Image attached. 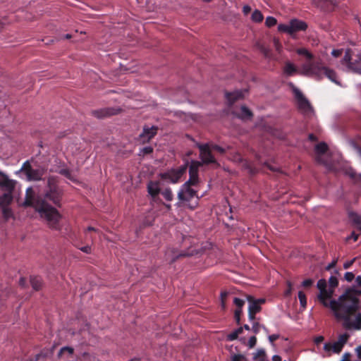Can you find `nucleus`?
<instances>
[{
    "mask_svg": "<svg viewBox=\"0 0 361 361\" xmlns=\"http://www.w3.org/2000/svg\"><path fill=\"white\" fill-rule=\"evenodd\" d=\"M337 263V259H334L327 267H326V269L327 270H329L331 269V268L334 267L336 266Z\"/></svg>",
    "mask_w": 361,
    "mask_h": 361,
    "instance_id": "51",
    "label": "nucleus"
},
{
    "mask_svg": "<svg viewBox=\"0 0 361 361\" xmlns=\"http://www.w3.org/2000/svg\"><path fill=\"white\" fill-rule=\"evenodd\" d=\"M265 352L262 349H259L254 355V358L259 360H264Z\"/></svg>",
    "mask_w": 361,
    "mask_h": 361,
    "instance_id": "32",
    "label": "nucleus"
},
{
    "mask_svg": "<svg viewBox=\"0 0 361 361\" xmlns=\"http://www.w3.org/2000/svg\"><path fill=\"white\" fill-rule=\"evenodd\" d=\"M157 133V128L155 126H145L140 137L142 142H149Z\"/></svg>",
    "mask_w": 361,
    "mask_h": 361,
    "instance_id": "13",
    "label": "nucleus"
},
{
    "mask_svg": "<svg viewBox=\"0 0 361 361\" xmlns=\"http://www.w3.org/2000/svg\"><path fill=\"white\" fill-rule=\"evenodd\" d=\"M68 352L69 354H71L73 353V349L69 347H63L60 350V354H62L65 352Z\"/></svg>",
    "mask_w": 361,
    "mask_h": 361,
    "instance_id": "48",
    "label": "nucleus"
},
{
    "mask_svg": "<svg viewBox=\"0 0 361 361\" xmlns=\"http://www.w3.org/2000/svg\"><path fill=\"white\" fill-rule=\"evenodd\" d=\"M264 16L261 11L255 10L251 16V19L255 23H260L263 20Z\"/></svg>",
    "mask_w": 361,
    "mask_h": 361,
    "instance_id": "25",
    "label": "nucleus"
},
{
    "mask_svg": "<svg viewBox=\"0 0 361 361\" xmlns=\"http://www.w3.org/2000/svg\"><path fill=\"white\" fill-rule=\"evenodd\" d=\"M245 91L236 90L233 92H228L226 94V99L229 104H232L236 100L243 97Z\"/></svg>",
    "mask_w": 361,
    "mask_h": 361,
    "instance_id": "17",
    "label": "nucleus"
},
{
    "mask_svg": "<svg viewBox=\"0 0 361 361\" xmlns=\"http://www.w3.org/2000/svg\"><path fill=\"white\" fill-rule=\"evenodd\" d=\"M80 250L85 253H90V250H91V247L89 246H85V247H81Z\"/></svg>",
    "mask_w": 361,
    "mask_h": 361,
    "instance_id": "54",
    "label": "nucleus"
},
{
    "mask_svg": "<svg viewBox=\"0 0 361 361\" xmlns=\"http://www.w3.org/2000/svg\"><path fill=\"white\" fill-rule=\"evenodd\" d=\"M56 179L55 177H49L48 179L49 190L46 192V197L52 201L54 204H58L60 201L61 192L56 185Z\"/></svg>",
    "mask_w": 361,
    "mask_h": 361,
    "instance_id": "10",
    "label": "nucleus"
},
{
    "mask_svg": "<svg viewBox=\"0 0 361 361\" xmlns=\"http://www.w3.org/2000/svg\"><path fill=\"white\" fill-rule=\"evenodd\" d=\"M329 287L332 288L333 290H334V288L338 286L337 279L334 276H331L329 278Z\"/></svg>",
    "mask_w": 361,
    "mask_h": 361,
    "instance_id": "34",
    "label": "nucleus"
},
{
    "mask_svg": "<svg viewBox=\"0 0 361 361\" xmlns=\"http://www.w3.org/2000/svg\"><path fill=\"white\" fill-rule=\"evenodd\" d=\"M298 72L296 66L290 61H286L283 67V73L287 76H291L296 74Z\"/></svg>",
    "mask_w": 361,
    "mask_h": 361,
    "instance_id": "19",
    "label": "nucleus"
},
{
    "mask_svg": "<svg viewBox=\"0 0 361 361\" xmlns=\"http://www.w3.org/2000/svg\"><path fill=\"white\" fill-rule=\"evenodd\" d=\"M30 283L33 289L36 290H39L42 286L41 279L37 276H32L30 278Z\"/></svg>",
    "mask_w": 361,
    "mask_h": 361,
    "instance_id": "26",
    "label": "nucleus"
},
{
    "mask_svg": "<svg viewBox=\"0 0 361 361\" xmlns=\"http://www.w3.org/2000/svg\"><path fill=\"white\" fill-rule=\"evenodd\" d=\"M186 169H187V166L184 165V166H180L178 169L175 170V171L181 177L182 175L185 172Z\"/></svg>",
    "mask_w": 361,
    "mask_h": 361,
    "instance_id": "41",
    "label": "nucleus"
},
{
    "mask_svg": "<svg viewBox=\"0 0 361 361\" xmlns=\"http://www.w3.org/2000/svg\"><path fill=\"white\" fill-rule=\"evenodd\" d=\"M313 283V281L312 279H306L303 281L302 286L305 287L310 286Z\"/></svg>",
    "mask_w": 361,
    "mask_h": 361,
    "instance_id": "50",
    "label": "nucleus"
},
{
    "mask_svg": "<svg viewBox=\"0 0 361 361\" xmlns=\"http://www.w3.org/2000/svg\"><path fill=\"white\" fill-rule=\"evenodd\" d=\"M267 167L271 170V171H277V168L276 166H274L271 164H267Z\"/></svg>",
    "mask_w": 361,
    "mask_h": 361,
    "instance_id": "59",
    "label": "nucleus"
},
{
    "mask_svg": "<svg viewBox=\"0 0 361 361\" xmlns=\"http://www.w3.org/2000/svg\"><path fill=\"white\" fill-rule=\"evenodd\" d=\"M342 51H343V50H342V49H334V50L331 51V54H332V56H334V57H338L339 56H341V55Z\"/></svg>",
    "mask_w": 361,
    "mask_h": 361,
    "instance_id": "46",
    "label": "nucleus"
},
{
    "mask_svg": "<svg viewBox=\"0 0 361 361\" xmlns=\"http://www.w3.org/2000/svg\"><path fill=\"white\" fill-rule=\"evenodd\" d=\"M256 342H257V338L255 336H252L250 338L249 341H248V345L250 348H252L255 344H256Z\"/></svg>",
    "mask_w": 361,
    "mask_h": 361,
    "instance_id": "40",
    "label": "nucleus"
},
{
    "mask_svg": "<svg viewBox=\"0 0 361 361\" xmlns=\"http://www.w3.org/2000/svg\"><path fill=\"white\" fill-rule=\"evenodd\" d=\"M360 295L361 290L356 288L348 289L342 295L341 300L346 295H348L350 298L347 300V302L343 304L340 311L336 312L335 317L338 320L343 321V326L345 329L356 330L361 329V314L354 315L358 309V297Z\"/></svg>",
    "mask_w": 361,
    "mask_h": 361,
    "instance_id": "1",
    "label": "nucleus"
},
{
    "mask_svg": "<svg viewBox=\"0 0 361 361\" xmlns=\"http://www.w3.org/2000/svg\"><path fill=\"white\" fill-rule=\"evenodd\" d=\"M163 177L173 183H177L180 178L178 173L174 170L164 173Z\"/></svg>",
    "mask_w": 361,
    "mask_h": 361,
    "instance_id": "20",
    "label": "nucleus"
},
{
    "mask_svg": "<svg viewBox=\"0 0 361 361\" xmlns=\"http://www.w3.org/2000/svg\"><path fill=\"white\" fill-rule=\"evenodd\" d=\"M238 337V336L237 334L235 333V331H233V332L228 334L226 336V340L231 341H234V340L237 339Z\"/></svg>",
    "mask_w": 361,
    "mask_h": 361,
    "instance_id": "38",
    "label": "nucleus"
},
{
    "mask_svg": "<svg viewBox=\"0 0 361 361\" xmlns=\"http://www.w3.org/2000/svg\"><path fill=\"white\" fill-rule=\"evenodd\" d=\"M201 165L202 163L200 161H192L191 162L189 169L190 178L182 185L178 193V199L184 202H189L191 199L196 197V200L193 203L188 204V207L191 209L196 208L198 204V197L196 191L192 189L191 186L196 185L198 183V169Z\"/></svg>",
    "mask_w": 361,
    "mask_h": 361,
    "instance_id": "4",
    "label": "nucleus"
},
{
    "mask_svg": "<svg viewBox=\"0 0 361 361\" xmlns=\"http://www.w3.org/2000/svg\"><path fill=\"white\" fill-rule=\"evenodd\" d=\"M19 283L20 286H23L25 283V280L23 278L20 279Z\"/></svg>",
    "mask_w": 361,
    "mask_h": 361,
    "instance_id": "64",
    "label": "nucleus"
},
{
    "mask_svg": "<svg viewBox=\"0 0 361 361\" xmlns=\"http://www.w3.org/2000/svg\"><path fill=\"white\" fill-rule=\"evenodd\" d=\"M227 295L226 293H222L221 295V305H222V307H224V298L226 297Z\"/></svg>",
    "mask_w": 361,
    "mask_h": 361,
    "instance_id": "55",
    "label": "nucleus"
},
{
    "mask_svg": "<svg viewBox=\"0 0 361 361\" xmlns=\"http://www.w3.org/2000/svg\"><path fill=\"white\" fill-rule=\"evenodd\" d=\"M273 361H281V358L279 355H274L272 357Z\"/></svg>",
    "mask_w": 361,
    "mask_h": 361,
    "instance_id": "58",
    "label": "nucleus"
},
{
    "mask_svg": "<svg viewBox=\"0 0 361 361\" xmlns=\"http://www.w3.org/2000/svg\"><path fill=\"white\" fill-rule=\"evenodd\" d=\"M232 361H246V360L242 355H235L233 356Z\"/></svg>",
    "mask_w": 361,
    "mask_h": 361,
    "instance_id": "45",
    "label": "nucleus"
},
{
    "mask_svg": "<svg viewBox=\"0 0 361 361\" xmlns=\"http://www.w3.org/2000/svg\"><path fill=\"white\" fill-rule=\"evenodd\" d=\"M355 261V258L353 259L352 260L345 262L343 264V268L345 269L350 268L353 265V264L354 263Z\"/></svg>",
    "mask_w": 361,
    "mask_h": 361,
    "instance_id": "44",
    "label": "nucleus"
},
{
    "mask_svg": "<svg viewBox=\"0 0 361 361\" xmlns=\"http://www.w3.org/2000/svg\"><path fill=\"white\" fill-rule=\"evenodd\" d=\"M59 173L64 176L73 182H75L77 178L74 174H73L68 169H63L59 171Z\"/></svg>",
    "mask_w": 361,
    "mask_h": 361,
    "instance_id": "24",
    "label": "nucleus"
},
{
    "mask_svg": "<svg viewBox=\"0 0 361 361\" xmlns=\"http://www.w3.org/2000/svg\"><path fill=\"white\" fill-rule=\"evenodd\" d=\"M353 238L354 241H356L358 238V235L355 234V233H353L351 236L349 237L348 239H350V238Z\"/></svg>",
    "mask_w": 361,
    "mask_h": 361,
    "instance_id": "57",
    "label": "nucleus"
},
{
    "mask_svg": "<svg viewBox=\"0 0 361 361\" xmlns=\"http://www.w3.org/2000/svg\"><path fill=\"white\" fill-rule=\"evenodd\" d=\"M327 148V145L325 142H320L316 145L315 150L317 153V161L330 169L329 164L322 159V155L326 152Z\"/></svg>",
    "mask_w": 361,
    "mask_h": 361,
    "instance_id": "14",
    "label": "nucleus"
},
{
    "mask_svg": "<svg viewBox=\"0 0 361 361\" xmlns=\"http://www.w3.org/2000/svg\"><path fill=\"white\" fill-rule=\"evenodd\" d=\"M186 169H187V166L184 165V166H180L178 169L175 170V171L181 177L182 175L185 172Z\"/></svg>",
    "mask_w": 361,
    "mask_h": 361,
    "instance_id": "42",
    "label": "nucleus"
},
{
    "mask_svg": "<svg viewBox=\"0 0 361 361\" xmlns=\"http://www.w3.org/2000/svg\"><path fill=\"white\" fill-rule=\"evenodd\" d=\"M276 19L272 16H269L266 18L265 24L267 27H271L276 24Z\"/></svg>",
    "mask_w": 361,
    "mask_h": 361,
    "instance_id": "33",
    "label": "nucleus"
},
{
    "mask_svg": "<svg viewBox=\"0 0 361 361\" xmlns=\"http://www.w3.org/2000/svg\"><path fill=\"white\" fill-rule=\"evenodd\" d=\"M293 92L295 94L299 110L304 114H310L312 113V107L302 92L295 87H293Z\"/></svg>",
    "mask_w": 361,
    "mask_h": 361,
    "instance_id": "9",
    "label": "nucleus"
},
{
    "mask_svg": "<svg viewBox=\"0 0 361 361\" xmlns=\"http://www.w3.org/2000/svg\"><path fill=\"white\" fill-rule=\"evenodd\" d=\"M296 53L298 55L303 56L307 61L301 66L300 74L307 76H312L317 79H320L324 75L332 82L338 85L339 84L338 81L336 80V73L334 71L321 65L319 63L310 61L313 59V55L307 49H297Z\"/></svg>",
    "mask_w": 361,
    "mask_h": 361,
    "instance_id": "3",
    "label": "nucleus"
},
{
    "mask_svg": "<svg viewBox=\"0 0 361 361\" xmlns=\"http://www.w3.org/2000/svg\"><path fill=\"white\" fill-rule=\"evenodd\" d=\"M233 302L237 306L238 308H242L245 304V301L243 300L238 298H235L233 299Z\"/></svg>",
    "mask_w": 361,
    "mask_h": 361,
    "instance_id": "36",
    "label": "nucleus"
},
{
    "mask_svg": "<svg viewBox=\"0 0 361 361\" xmlns=\"http://www.w3.org/2000/svg\"><path fill=\"white\" fill-rule=\"evenodd\" d=\"M355 278V275L353 272H346L344 275V279L348 282H351Z\"/></svg>",
    "mask_w": 361,
    "mask_h": 361,
    "instance_id": "39",
    "label": "nucleus"
},
{
    "mask_svg": "<svg viewBox=\"0 0 361 361\" xmlns=\"http://www.w3.org/2000/svg\"><path fill=\"white\" fill-rule=\"evenodd\" d=\"M235 318L236 322L238 324H239L240 323V314H235Z\"/></svg>",
    "mask_w": 361,
    "mask_h": 361,
    "instance_id": "62",
    "label": "nucleus"
},
{
    "mask_svg": "<svg viewBox=\"0 0 361 361\" xmlns=\"http://www.w3.org/2000/svg\"><path fill=\"white\" fill-rule=\"evenodd\" d=\"M341 66L344 71L361 74V54L352 57L350 50H346L341 61Z\"/></svg>",
    "mask_w": 361,
    "mask_h": 361,
    "instance_id": "7",
    "label": "nucleus"
},
{
    "mask_svg": "<svg viewBox=\"0 0 361 361\" xmlns=\"http://www.w3.org/2000/svg\"><path fill=\"white\" fill-rule=\"evenodd\" d=\"M273 42L276 50L279 52H281L282 46L279 42V39L277 38H274Z\"/></svg>",
    "mask_w": 361,
    "mask_h": 361,
    "instance_id": "37",
    "label": "nucleus"
},
{
    "mask_svg": "<svg viewBox=\"0 0 361 361\" xmlns=\"http://www.w3.org/2000/svg\"><path fill=\"white\" fill-rule=\"evenodd\" d=\"M15 181L9 179L6 176L0 178V187L6 192H11L15 187Z\"/></svg>",
    "mask_w": 361,
    "mask_h": 361,
    "instance_id": "15",
    "label": "nucleus"
},
{
    "mask_svg": "<svg viewBox=\"0 0 361 361\" xmlns=\"http://www.w3.org/2000/svg\"><path fill=\"white\" fill-rule=\"evenodd\" d=\"M291 35L301 30H305L307 25L302 20L298 19H293L290 21Z\"/></svg>",
    "mask_w": 361,
    "mask_h": 361,
    "instance_id": "16",
    "label": "nucleus"
},
{
    "mask_svg": "<svg viewBox=\"0 0 361 361\" xmlns=\"http://www.w3.org/2000/svg\"><path fill=\"white\" fill-rule=\"evenodd\" d=\"M251 11V7L248 5H245L243 8V12L245 15H247Z\"/></svg>",
    "mask_w": 361,
    "mask_h": 361,
    "instance_id": "49",
    "label": "nucleus"
},
{
    "mask_svg": "<svg viewBox=\"0 0 361 361\" xmlns=\"http://www.w3.org/2000/svg\"><path fill=\"white\" fill-rule=\"evenodd\" d=\"M324 336H317V337H316V338H314V343H315L316 345H319L322 342H323V341H324Z\"/></svg>",
    "mask_w": 361,
    "mask_h": 361,
    "instance_id": "47",
    "label": "nucleus"
},
{
    "mask_svg": "<svg viewBox=\"0 0 361 361\" xmlns=\"http://www.w3.org/2000/svg\"><path fill=\"white\" fill-rule=\"evenodd\" d=\"M2 210L3 215L5 219H8L12 216V212L9 207H1Z\"/></svg>",
    "mask_w": 361,
    "mask_h": 361,
    "instance_id": "30",
    "label": "nucleus"
},
{
    "mask_svg": "<svg viewBox=\"0 0 361 361\" xmlns=\"http://www.w3.org/2000/svg\"><path fill=\"white\" fill-rule=\"evenodd\" d=\"M24 206H31L39 214L42 219L46 221L47 225L53 228H59V221L61 218L59 212L52 206L49 204L45 200L41 197H37L32 188L26 190Z\"/></svg>",
    "mask_w": 361,
    "mask_h": 361,
    "instance_id": "2",
    "label": "nucleus"
},
{
    "mask_svg": "<svg viewBox=\"0 0 361 361\" xmlns=\"http://www.w3.org/2000/svg\"><path fill=\"white\" fill-rule=\"evenodd\" d=\"M200 151V158L203 163H215V159L212 154V149L209 144L198 145Z\"/></svg>",
    "mask_w": 361,
    "mask_h": 361,
    "instance_id": "11",
    "label": "nucleus"
},
{
    "mask_svg": "<svg viewBox=\"0 0 361 361\" xmlns=\"http://www.w3.org/2000/svg\"><path fill=\"white\" fill-rule=\"evenodd\" d=\"M20 171L23 172L28 180H37L41 179L44 170L41 168H33L28 161L23 164Z\"/></svg>",
    "mask_w": 361,
    "mask_h": 361,
    "instance_id": "8",
    "label": "nucleus"
},
{
    "mask_svg": "<svg viewBox=\"0 0 361 361\" xmlns=\"http://www.w3.org/2000/svg\"><path fill=\"white\" fill-rule=\"evenodd\" d=\"M278 30L280 32H287V33L291 35L290 22L288 24L279 25Z\"/></svg>",
    "mask_w": 361,
    "mask_h": 361,
    "instance_id": "28",
    "label": "nucleus"
},
{
    "mask_svg": "<svg viewBox=\"0 0 361 361\" xmlns=\"http://www.w3.org/2000/svg\"><path fill=\"white\" fill-rule=\"evenodd\" d=\"M160 190L158 183L150 182L148 184V192L152 196H156L159 194Z\"/></svg>",
    "mask_w": 361,
    "mask_h": 361,
    "instance_id": "22",
    "label": "nucleus"
},
{
    "mask_svg": "<svg viewBox=\"0 0 361 361\" xmlns=\"http://www.w3.org/2000/svg\"><path fill=\"white\" fill-rule=\"evenodd\" d=\"M349 338V334L343 333L339 334L336 340L326 342L322 348V356L325 357H330L333 354H340Z\"/></svg>",
    "mask_w": 361,
    "mask_h": 361,
    "instance_id": "6",
    "label": "nucleus"
},
{
    "mask_svg": "<svg viewBox=\"0 0 361 361\" xmlns=\"http://www.w3.org/2000/svg\"><path fill=\"white\" fill-rule=\"evenodd\" d=\"M298 298H299L301 307L302 308H305V307L307 305V300H306L305 294L303 292L300 291L298 293Z\"/></svg>",
    "mask_w": 361,
    "mask_h": 361,
    "instance_id": "29",
    "label": "nucleus"
},
{
    "mask_svg": "<svg viewBox=\"0 0 361 361\" xmlns=\"http://www.w3.org/2000/svg\"><path fill=\"white\" fill-rule=\"evenodd\" d=\"M118 109L106 108L95 111L94 114L98 118H103L117 114Z\"/></svg>",
    "mask_w": 361,
    "mask_h": 361,
    "instance_id": "18",
    "label": "nucleus"
},
{
    "mask_svg": "<svg viewBox=\"0 0 361 361\" xmlns=\"http://www.w3.org/2000/svg\"><path fill=\"white\" fill-rule=\"evenodd\" d=\"M317 286L319 290V294L317 296L319 300L324 307H329L334 312V316H336V312L337 311H340L343 307V304L347 302V300L350 298L348 295H346L343 300H341V295L337 300H331L329 302L328 299H330L332 297L334 291L333 288L328 286L327 283L324 279L319 280Z\"/></svg>",
    "mask_w": 361,
    "mask_h": 361,
    "instance_id": "5",
    "label": "nucleus"
},
{
    "mask_svg": "<svg viewBox=\"0 0 361 361\" xmlns=\"http://www.w3.org/2000/svg\"><path fill=\"white\" fill-rule=\"evenodd\" d=\"M252 114L250 111L245 106H243L240 109V114H239L238 116L243 119H247L250 118Z\"/></svg>",
    "mask_w": 361,
    "mask_h": 361,
    "instance_id": "27",
    "label": "nucleus"
},
{
    "mask_svg": "<svg viewBox=\"0 0 361 361\" xmlns=\"http://www.w3.org/2000/svg\"><path fill=\"white\" fill-rule=\"evenodd\" d=\"M247 300L249 302V307H248L249 318L250 320H253L255 318V314L260 311L261 307L259 306V304H257V302H255V299L251 295L247 296Z\"/></svg>",
    "mask_w": 361,
    "mask_h": 361,
    "instance_id": "12",
    "label": "nucleus"
},
{
    "mask_svg": "<svg viewBox=\"0 0 361 361\" xmlns=\"http://www.w3.org/2000/svg\"><path fill=\"white\" fill-rule=\"evenodd\" d=\"M142 152L145 154H149L152 152V148L151 147H146L142 149Z\"/></svg>",
    "mask_w": 361,
    "mask_h": 361,
    "instance_id": "53",
    "label": "nucleus"
},
{
    "mask_svg": "<svg viewBox=\"0 0 361 361\" xmlns=\"http://www.w3.org/2000/svg\"><path fill=\"white\" fill-rule=\"evenodd\" d=\"M255 302H257V304H259L260 306L262 304L264 303L265 300L263 298L257 299V300L255 299Z\"/></svg>",
    "mask_w": 361,
    "mask_h": 361,
    "instance_id": "60",
    "label": "nucleus"
},
{
    "mask_svg": "<svg viewBox=\"0 0 361 361\" xmlns=\"http://www.w3.org/2000/svg\"><path fill=\"white\" fill-rule=\"evenodd\" d=\"M279 338V335L273 334L269 336V340L271 343H273Z\"/></svg>",
    "mask_w": 361,
    "mask_h": 361,
    "instance_id": "52",
    "label": "nucleus"
},
{
    "mask_svg": "<svg viewBox=\"0 0 361 361\" xmlns=\"http://www.w3.org/2000/svg\"><path fill=\"white\" fill-rule=\"evenodd\" d=\"M235 333L237 334L238 336L241 334L243 331V327H240L237 329L235 330Z\"/></svg>",
    "mask_w": 361,
    "mask_h": 361,
    "instance_id": "56",
    "label": "nucleus"
},
{
    "mask_svg": "<svg viewBox=\"0 0 361 361\" xmlns=\"http://www.w3.org/2000/svg\"><path fill=\"white\" fill-rule=\"evenodd\" d=\"M355 281H356L357 284L359 286H360V287H361V276H358L356 278Z\"/></svg>",
    "mask_w": 361,
    "mask_h": 361,
    "instance_id": "61",
    "label": "nucleus"
},
{
    "mask_svg": "<svg viewBox=\"0 0 361 361\" xmlns=\"http://www.w3.org/2000/svg\"><path fill=\"white\" fill-rule=\"evenodd\" d=\"M162 195L164 196V197L167 200V201H171L172 199H173V194H172V192L170 189H166L164 190L162 192H161Z\"/></svg>",
    "mask_w": 361,
    "mask_h": 361,
    "instance_id": "31",
    "label": "nucleus"
},
{
    "mask_svg": "<svg viewBox=\"0 0 361 361\" xmlns=\"http://www.w3.org/2000/svg\"><path fill=\"white\" fill-rule=\"evenodd\" d=\"M349 217L350 220L355 224L357 230L361 232V218L357 214L354 212L349 213Z\"/></svg>",
    "mask_w": 361,
    "mask_h": 361,
    "instance_id": "23",
    "label": "nucleus"
},
{
    "mask_svg": "<svg viewBox=\"0 0 361 361\" xmlns=\"http://www.w3.org/2000/svg\"><path fill=\"white\" fill-rule=\"evenodd\" d=\"M261 327L262 326L259 323L255 322L252 326V329L255 334H257L259 331Z\"/></svg>",
    "mask_w": 361,
    "mask_h": 361,
    "instance_id": "43",
    "label": "nucleus"
},
{
    "mask_svg": "<svg viewBox=\"0 0 361 361\" xmlns=\"http://www.w3.org/2000/svg\"><path fill=\"white\" fill-rule=\"evenodd\" d=\"M11 192H6L0 197V207H8L12 201Z\"/></svg>",
    "mask_w": 361,
    "mask_h": 361,
    "instance_id": "21",
    "label": "nucleus"
},
{
    "mask_svg": "<svg viewBox=\"0 0 361 361\" xmlns=\"http://www.w3.org/2000/svg\"><path fill=\"white\" fill-rule=\"evenodd\" d=\"M212 151H216V152L219 153L220 154H222L225 152L226 149L220 146H218L216 145L211 144L210 145Z\"/></svg>",
    "mask_w": 361,
    "mask_h": 361,
    "instance_id": "35",
    "label": "nucleus"
},
{
    "mask_svg": "<svg viewBox=\"0 0 361 361\" xmlns=\"http://www.w3.org/2000/svg\"><path fill=\"white\" fill-rule=\"evenodd\" d=\"M357 352L359 357L361 358V345L357 348Z\"/></svg>",
    "mask_w": 361,
    "mask_h": 361,
    "instance_id": "63",
    "label": "nucleus"
}]
</instances>
